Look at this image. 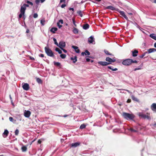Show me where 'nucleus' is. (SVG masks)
<instances>
[{"mask_svg": "<svg viewBox=\"0 0 156 156\" xmlns=\"http://www.w3.org/2000/svg\"><path fill=\"white\" fill-rule=\"evenodd\" d=\"M29 7V5L26 4H24L21 6L20 9V18H21L22 16H24V13L27 7Z\"/></svg>", "mask_w": 156, "mask_h": 156, "instance_id": "f03ea898", "label": "nucleus"}, {"mask_svg": "<svg viewBox=\"0 0 156 156\" xmlns=\"http://www.w3.org/2000/svg\"><path fill=\"white\" fill-rule=\"evenodd\" d=\"M9 98H10V100H11V102H12V97H11V96L10 95H9Z\"/></svg>", "mask_w": 156, "mask_h": 156, "instance_id": "0e129e2a", "label": "nucleus"}, {"mask_svg": "<svg viewBox=\"0 0 156 156\" xmlns=\"http://www.w3.org/2000/svg\"><path fill=\"white\" fill-rule=\"evenodd\" d=\"M58 29L56 27H52L51 29L50 30V31L52 32L53 33H55V31H57Z\"/></svg>", "mask_w": 156, "mask_h": 156, "instance_id": "6ab92c4d", "label": "nucleus"}, {"mask_svg": "<svg viewBox=\"0 0 156 156\" xmlns=\"http://www.w3.org/2000/svg\"><path fill=\"white\" fill-rule=\"evenodd\" d=\"M154 47H155V48H156V43H154Z\"/></svg>", "mask_w": 156, "mask_h": 156, "instance_id": "774afa93", "label": "nucleus"}, {"mask_svg": "<svg viewBox=\"0 0 156 156\" xmlns=\"http://www.w3.org/2000/svg\"><path fill=\"white\" fill-rule=\"evenodd\" d=\"M73 32L74 34H77L78 33V30L76 28H74Z\"/></svg>", "mask_w": 156, "mask_h": 156, "instance_id": "a878e982", "label": "nucleus"}, {"mask_svg": "<svg viewBox=\"0 0 156 156\" xmlns=\"http://www.w3.org/2000/svg\"><path fill=\"white\" fill-rule=\"evenodd\" d=\"M55 50L56 51H58L59 54H61L62 52V51L58 48H56Z\"/></svg>", "mask_w": 156, "mask_h": 156, "instance_id": "c756f323", "label": "nucleus"}, {"mask_svg": "<svg viewBox=\"0 0 156 156\" xmlns=\"http://www.w3.org/2000/svg\"><path fill=\"white\" fill-rule=\"evenodd\" d=\"M45 0H41V3L43 2Z\"/></svg>", "mask_w": 156, "mask_h": 156, "instance_id": "69168bd1", "label": "nucleus"}, {"mask_svg": "<svg viewBox=\"0 0 156 156\" xmlns=\"http://www.w3.org/2000/svg\"><path fill=\"white\" fill-rule=\"evenodd\" d=\"M21 149L23 152H25L27 151V148L26 146H23L22 147Z\"/></svg>", "mask_w": 156, "mask_h": 156, "instance_id": "b1692460", "label": "nucleus"}, {"mask_svg": "<svg viewBox=\"0 0 156 156\" xmlns=\"http://www.w3.org/2000/svg\"><path fill=\"white\" fill-rule=\"evenodd\" d=\"M69 10H72L73 12L74 11V9L73 8H70L69 9Z\"/></svg>", "mask_w": 156, "mask_h": 156, "instance_id": "3c124183", "label": "nucleus"}, {"mask_svg": "<svg viewBox=\"0 0 156 156\" xmlns=\"http://www.w3.org/2000/svg\"><path fill=\"white\" fill-rule=\"evenodd\" d=\"M8 133L9 131H8V130H7V129H5V130L4 132L3 133V134L6 135V136H8Z\"/></svg>", "mask_w": 156, "mask_h": 156, "instance_id": "7c9ffc66", "label": "nucleus"}, {"mask_svg": "<svg viewBox=\"0 0 156 156\" xmlns=\"http://www.w3.org/2000/svg\"><path fill=\"white\" fill-rule=\"evenodd\" d=\"M60 56L62 58H65L66 57V55L65 54H62L60 55Z\"/></svg>", "mask_w": 156, "mask_h": 156, "instance_id": "e433bc0d", "label": "nucleus"}, {"mask_svg": "<svg viewBox=\"0 0 156 156\" xmlns=\"http://www.w3.org/2000/svg\"><path fill=\"white\" fill-rule=\"evenodd\" d=\"M150 36L152 39L156 40V35L155 34H153L150 35Z\"/></svg>", "mask_w": 156, "mask_h": 156, "instance_id": "5701e85b", "label": "nucleus"}, {"mask_svg": "<svg viewBox=\"0 0 156 156\" xmlns=\"http://www.w3.org/2000/svg\"><path fill=\"white\" fill-rule=\"evenodd\" d=\"M94 41V38L93 37L91 36H90L88 39V42L90 43H93V42Z\"/></svg>", "mask_w": 156, "mask_h": 156, "instance_id": "aec40b11", "label": "nucleus"}, {"mask_svg": "<svg viewBox=\"0 0 156 156\" xmlns=\"http://www.w3.org/2000/svg\"><path fill=\"white\" fill-rule=\"evenodd\" d=\"M39 56L41 57H44V54H41L40 55H39Z\"/></svg>", "mask_w": 156, "mask_h": 156, "instance_id": "5fc2aeb1", "label": "nucleus"}, {"mask_svg": "<svg viewBox=\"0 0 156 156\" xmlns=\"http://www.w3.org/2000/svg\"><path fill=\"white\" fill-rule=\"evenodd\" d=\"M138 61L136 60L133 61L132 59V63H138Z\"/></svg>", "mask_w": 156, "mask_h": 156, "instance_id": "49530a36", "label": "nucleus"}, {"mask_svg": "<svg viewBox=\"0 0 156 156\" xmlns=\"http://www.w3.org/2000/svg\"><path fill=\"white\" fill-rule=\"evenodd\" d=\"M85 52V55H90V53L87 50H86Z\"/></svg>", "mask_w": 156, "mask_h": 156, "instance_id": "4c0bfd02", "label": "nucleus"}, {"mask_svg": "<svg viewBox=\"0 0 156 156\" xmlns=\"http://www.w3.org/2000/svg\"><path fill=\"white\" fill-rule=\"evenodd\" d=\"M31 114L30 112L28 110H25L24 112V116L26 118H29Z\"/></svg>", "mask_w": 156, "mask_h": 156, "instance_id": "9b49d317", "label": "nucleus"}, {"mask_svg": "<svg viewBox=\"0 0 156 156\" xmlns=\"http://www.w3.org/2000/svg\"><path fill=\"white\" fill-rule=\"evenodd\" d=\"M128 14L129 15H133V13H128Z\"/></svg>", "mask_w": 156, "mask_h": 156, "instance_id": "338daca9", "label": "nucleus"}, {"mask_svg": "<svg viewBox=\"0 0 156 156\" xmlns=\"http://www.w3.org/2000/svg\"><path fill=\"white\" fill-rule=\"evenodd\" d=\"M53 40L55 42V44L57 46H58V43L57 42L56 39L55 38H54Z\"/></svg>", "mask_w": 156, "mask_h": 156, "instance_id": "58836bf2", "label": "nucleus"}, {"mask_svg": "<svg viewBox=\"0 0 156 156\" xmlns=\"http://www.w3.org/2000/svg\"><path fill=\"white\" fill-rule=\"evenodd\" d=\"M66 0H60V3H62L63 2H65Z\"/></svg>", "mask_w": 156, "mask_h": 156, "instance_id": "13d9d810", "label": "nucleus"}, {"mask_svg": "<svg viewBox=\"0 0 156 156\" xmlns=\"http://www.w3.org/2000/svg\"><path fill=\"white\" fill-rule=\"evenodd\" d=\"M9 119L10 121L12 122L13 123H15L16 120H13L12 117H9Z\"/></svg>", "mask_w": 156, "mask_h": 156, "instance_id": "f704fd0d", "label": "nucleus"}, {"mask_svg": "<svg viewBox=\"0 0 156 156\" xmlns=\"http://www.w3.org/2000/svg\"><path fill=\"white\" fill-rule=\"evenodd\" d=\"M104 52L107 55L114 56V55H112V53L109 52L107 50H104Z\"/></svg>", "mask_w": 156, "mask_h": 156, "instance_id": "393cba45", "label": "nucleus"}, {"mask_svg": "<svg viewBox=\"0 0 156 156\" xmlns=\"http://www.w3.org/2000/svg\"><path fill=\"white\" fill-rule=\"evenodd\" d=\"M36 79L37 82L39 84H42L43 81L40 78L36 77Z\"/></svg>", "mask_w": 156, "mask_h": 156, "instance_id": "412c9836", "label": "nucleus"}, {"mask_svg": "<svg viewBox=\"0 0 156 156\" xmlns=\"http://www.w3.org/2000/svg\"><path fill=\"white\" fill-rule=\"evenodd\" d=\"M45 53L48 56L53 57L54 55L51 50L48 47H46L44 48Z\"/></svg>", "mask_w": 156, "mask_h": 156, "instance_id": "7ed1b4c3", "label": "nucleus"}, {"mask_svg": "<svg viewBox=\"0 0 156 156\" xmlns=\"http://www.w3.org/2000/svg\"><path fill=\"white\" fill-rule=\"evenodd\" d=\"M105 9H109L112 10H115V8L113 6H107L105 7Z\"/></svg>", "mask_w": 156, "mask_h": 156, "instance_id": "a211bd4d", "label": "nucleus"}, {"mask_svg": "<svg viewBox=\"0 0 156 156\" xmlns=\"http://www.w3.org/2000/svg\"><path fill=\"white\" fill-rule=\"evenodd\" d=\"M86 125L84 124H81L80 127V129H83L84 128H85L86 127Z\"/></svg>", "mask_w": 156, "mask_h": 156, "instance_id": "bb28decb", "label": "nucleus"}, {"mask_svg": "<svg viewBox=\"0 0 156 156\" xmlns=\"http://www.w3.org/2000/svg\"><path fill=\"white\" fill-rule=\"evenodd\" d=\"M131 102V100L130 99H128L127 101V102L128 103H130Z\"/></svg>", "mask_w": 156, "mask_h": 156, "instance_id": "603ef678", "label": "nucleus"}, {"mask_svg": "<svg viewBox=\"0 0 156 156\" xmlns=\"http://www.w3.org/2000/svg\"><path fill=\"white\" fill-rule=\"evenodd\" d=\"M151 108L153 111L156 112V103H153L151 105Z\"/></svg>", "mask_w": 156, "mask_h": 156, "instance_id": "f8f14e48", "label": "nucleus"}, {"mask_svg": "<svg viewBox=\"0 0 156 156\" xmlns=\"http://www.w3.org/2000/svg\"><path fill=\"white\" fill-rule=\"evenodd\" d=\"M147 54V52H144L143 54H142V55H141L140 56V58H142L144 57V56L145 55Z\"/></svg>", "mask_w": 156, "mask_h": 156, "instance_id": "72a5a7b5", "label": "nucleus"}, {"mask_svg": "<svg viewBox=\"0 0 156 156\" xmlns=\"http://www.w3.org/2000/svg\"><path fill=\"white\" fill-rule=\"evenodd\" d=\"M77 56H75L74 58L71 57L70 59L73 60V62L74 63H75L77 61Z\"/></svg>", "mask_w": 156, "mask_h": 156, "instance_id": "4be33fe9", "label": "nucleus"}, {"mask_svg": "<svg viewBox=\"0 0 156 156\" xmlns=\"http://www.w3.org/2000/svg\"><path fill=\"white\" fill-rule=\"evenodd\" d=\"M122 64L125 66H129L132 64V59H127L124 60Z\"/></svg>", "mask_w": 156, "mask_h": 156, "instance_id": "20e7f679", "label": "nucleus"}, {"mask_svg": "<svg viewBox=\"0 0 156 156\" xmlns=\"http://www.w3.org/2000/svg\"><path fill=\"white\" fill-rule=\"evenodd\" d=\"M98 63L102 66H107L111 64L110 63H108L106 62L99 61L98 62Z\"/></svg>", "mask_w": 156, "mask_h": 156, "instance_id": "1a4fd4ad", "label": "nucleus"}, {"mask_svg": "<svg viewBox=\"0 0 156 156\" xmlns=\"http://www.w3.org/2000/svg\"><path fill=\"white\" fill-rule=\"evenodd\" d=\"M132 99L134 101H138V99L136 98L134 96L132 95L131 97Z\"/></svg>", "mask_w": 156, "mask_h": 156, "instance_id": "c85d7f7f", "label": "nucleus"}, {"mask_svg": "<svg viewBox=\"0 0 156 156\" xmlns=\"http://www.w3.org/2000/svg\"><path fill=\"white\" fill-rule=\"evenodd\" d=\"M73 24H74L75 27H76V24L75 23V20L74 19H73Z\"/></svg>", "mask_w": 156, "mask_h": 156, "instance_id": "a18cd8bd", "label": "nucleus"}, {"mask_svg": "<svg viewBox=\"0 0 156 156\" xmlns=\"http://www.w3.org/2000/svg\"><path fill=\"white\" fill-rule=\"evenodd\" d=\"M30 58L31 60H34L35 59L34 58V57L31 56H30Z\"/></svg>", "mask_w": 156, "mask_h": 156, "instance_id": "6e6d98bb", "label": "nucleus"}, {"mask_svg": "<svg viewBox=\"0 0 156 156\" xmlns=\"http://www.w3.org/2000/svg\"><path fill=\"white\" fill-rule=\"evenodd\" d=\"M149 115V113H147L146 114H144L142 113H140L139 115L140 116L144 119H151V118Z\"/></svg>", "mask_w": 156, "mask_h": 156, "instance_id": "39448f33", "label": "nucleus"}, {"mask_svg": "<svg viewBox=\"0 0 156 156\" xmlns=\"http://www.w3.org/2000/svg\"><path fill=\"white\" fill-rule=\"evenodd\" d=\"M61 49L63 51L64 53H66L67 52V51L66 49H63V48H62V49Z\"/></svg>", "mask_w": 156, "mask_h": 156, "instance_id": "8fccbe9b", "label": "nucleus"}, {"mask_svg": "<svg viewBox=\"0 0 156 156\" xmlns=\"http://www.w3.org/2000/svg\"><path fill=\"white\" fill-rule=\"evenodd\" d=\"M130 130L131 132H137V131L136 130L134 129L133 128H130Z\"/></svg>", "mask_w": 156, "mask_h": 156, "instance_id": "ea45409f", "label": "nucleus"}, {"mask_svg": "<svg viewBox=\"0 0 156 156\" xmlns=\"http://www.w3.org/2000/svg\"><path fill=\"white\" fill-rule=\"evenodd\" d=\"M77 13L81 17H82L83 16L82 11L81 10L78 11Z\"/></svg>", "mask_w": 156, "mask_h": 156, "instance_id": "cd10ccee", "label": "nucleus"}, {"mask_svg": "<svg viewBox=\"0 0 156 156\" xmlns=\"http://www.w3.org/2000/svg\"><path fill=\"white\" fill-rule=\"evenodd\" d=\"M108 68L109 69H111L112 70V71H116L117 70V68H115V69H113L111 67V66H108Z\"/></svg>", "mask_w": 156, "mask_h": 156, "instance_id": "2f4dec72", "label": "nucleus"}, {"mask_svg": "<svg viewBox=\"0 0 156 156\" xmlns=\"http://www.w3.org/2000/svg\"><path fill=\"white\" fill-rule=\"evenodd\" d=\"M15 135H18L19 133V130L18 129H16L15 131Z\"/></svg>", "mask_w": 156, "mask_h": 156, "instance_id": "a19ab883", "label": "nucleus"}, {"mask_svg": "<svg viewBox=\"0 0 156 156\" xmlns=\"http://www.w3.org/2000/svg\"><path fill=\"white\" fill-rule=\"evenodd\" d=\"M156 51V49L154 48H151L147 50V51H146V52H147V53H150L152 52H154Z\"/></svg>", "mask_w": 156, "mask_h": 156, "instance_id": "ddd939ff", "label": "nucleus"}, {"mask_svg": "<svg viewBox=\"0 0 156 156\" xmlns=\"http://www.w3.org/2000/svg\"><path fill=\"white\" fill-rule=\"evenodd\" d=\"M72 48H73L75 51L77 53H79L80 52V50L78 49V48L77 46L73 45L72 46Z\"/></svg>", "mask_w": 156, "mask_h": 156, "instance_id": "4468645a", "label": "nucleus"}, {"mask_svg": "<svg viewBox=\"0 0 156 156\" xmlns=\"http://www.w3.org/2000/svg\"><path fill=\"white\" fill-rule=\"evenodd\" d=\"M38 17V15L36 13H35L33 15V17L35 18H37Z\"/></svg>", "mask_w": 156, "mask_h": 156, "instance_id": "37998d69", "label": "nucleus"}, {"mask_svg": "<svg viewBox=\"0 0 156 156\" xmlns=\"http://www.w3.org/2000/svg\"><path fill=\"white\" fill-rule=\"evenodd\" d=\"M37 143L39 144H41V141L40 140H39L37 141Z\"/></svg>", "mask_w": 156, "mask_h": 156, "instance_id": "864d4df0", "label": "nucleus"}, {"mask_svg": "<svg viewBox=\"0 0 156 156\" xmlns=\"http://www.w3.org/2000/svg\"><path fill=\"white\" fill-rule=\"evenodd\" d=\"M30 32V30L29 29H27L26 30V33H29Z\"/></svg>", "mask_w": 156, "mask_h": 156, "instance_id": "e2e57ef3", "label": "nucleus"}, {"mask_svg": "<svg viewBox=\"0 0 156 156\" xmlns=\"http://www.w3.org/2000/svg\"><path fill=\"white\" fill-rule=\"evenodd\" d=\"M89 27V25L87 23H85L83 26V28L84 30H87Z\"/></svg>", "mask_w": 156, "mask_h": 156, "instance_id": "f3484780", "label": "nucleus"}, {"mask_svg": "<svg viewBox=\"0 0 156 156\" xmlns=\"http://www.w3.org/2000/svg\"><path fill=\"white\" fill-rule=\"evenodd\" d=\"M122 116L124 118L127 120H132L135 117L134 115L133 114L125 112L123 113Z\"/></svg>", "mask_w": 156, "mask_h": 156, "instance_id": "f257e3e1", "label": "nucleus"}, {"mask_svg": "<svg viewBox=\"0 0 156 156\" xmlns=\"http://www.w3.org/2000/svg\"><path fill=\"white\" fill-rule=\"evenodd\" d=\"M22 87L23 89L25 90H28L29 89V86L27 83H23Z\"/></svg>", "mask_w": 156, "mask_h": 156, "instance_id": "423d86ee", "label": "nucleus"}, {"mask_svg": "<svg viewBox=\"0 0 156 156\" xmlns=\"http://www.w3.org/2000/svg\"><path fill=\"white\" fill-rule=\"evenodd\" d=\"M85 52H82L81 53V55H85Z\"/></svg>", "mask_w": 156, "mask_h": 156, "instance_id": "680f3d73", "label": "nucleus"}, {"mask_svg": "<svg viewBox=\"0 0 156 156\" xmlns=\"http://www.w3.org/2000/svg\"><path fill=\"white\" fill-rule=\"evenodd\" d=\"M58 23H61V24H63V20H59V22Z\"/></svg>", "mask_w": 156, "mask_h": 156, "instance_id": "09e8293b", "label": "nucleus"}, {"mask_svg": "<svg viewBox=\"0 0 156 156\" xmlns=\"http://www.w3.org/2000/svg\"><path fill=\"white\" fill-rule=\"evenodd\" d=\"M66 46L65 42L63 41H60L59 43L58 47L61 49L65 47Z\"/></svg>", "mask_w": 156, "mask_h": 156, "instance_id": "9d476101", "label": "nucleus"}, {"mask_svg": "<svg viewBox=\"0 0 156 156\" xmlns=\"http://www.w3.org/2000/svg\"><path fill=\"white\" fill-rule=\"evenodd\" d=\"M40 2V0H35V2L36 4H38Z\"/></svg>", "mask_w": 156, "mask_h": 156, "instance_id": "4d7b16f0", "label": "nucleus"}, {"mask_svg": "<svg viewBox=\"0 0 156 156\" xmlns=\"http://www.w3.org/2000/svg\"><path fill=\"white\" fill-rule=\"evenodd\" d=\"M132 56L133 57H136L137 56L138 51L137 50H135L134 51H132Z\"/></svg>", "mask_w": 156, "mask_h": 156, "instance_id": "2eb2a0df", "label": "nucleus"}, {"mask_svg": "<svg viewBox=\"0 0 156 156\" xmlns=\"http://www.w3.org/2000/svg\"><path fill=\"white\" fill-rule=\"evenodd\" d=\"M26 2L30 4V5H31L32 6L33 5V3L32 2H30L29 1H27Z\"/></svg>", "mask_w": 156, "mask_h": 156, "instance_id": "79ce46f5", "label": "nucleus"}, {"mask_svg": "<svg viewBox=\"0 0 156 156\" xmlns=\"http://www.w3.org/2000/svg\"><path fill=\"white\" fill-rule=\"evenodd\" d=\"M105 60L108 62V63H110L115 62L116 61V59H115V58H114L112 59L110 58L109 57H106L105 59Z\"/></svg>", "mask_w": 156, "mask_h": 156, "instance_id": "6e6552de", "label": "nucleus"}, {"mask_svg": "<svg viewBox=\"0 0 156 156\" xmlns=\"http://www.w3.org/2000/svg\"><path fill=\"white\" fill-rule=\"evenodd\" d=\"M66 6L65 4H63L61 5V7L62 8H64Z\"/></svg>", "mask_w": 156, "mask_h": 156, "instance_id": "de8ad7c7", "label": "nucleus"}, {"mask_svg": "<svg viewBox=\"0 0 156 156\" xmlns=\"http://www.w3.org/2000/svg\"><path fill=\"white\" fill-rule=\"evenodd\" d=\"M90 60V59L89 58H86V61L87 62H89Z\"/></svg>", "mask_w": 156, "mask_h": 156, "instance_id": "bf43d9fd", "label": "nucleus"}, {"mask_svg": "<svg viewBox=\"0 0 156 156\" xmlns=\"http://www.w3.org/2000/svg\"><path fill=\"white\" fill-rule=\"evenodd\" d=\"M45 22V21L44 20H41V25L42 26L44 25Z\"/></svg>", "mask_w": 156, "mask_h": 156, "instance_id": "c9c22d12", "label": "nucleus"}, {"mask_svg": "<svg viewBox=\"0 0 156 156\" xmlns=\"http://www.w3.org/2000/svg\"><path fill=\"white\" fill-rule=\"evenodd\" d=\"M54 65L58 66H60V63L59 62H54Z\"/></svg>", "mask_w": 156, "mask_h": 156, "instance_id": "473e14b6", "label": "nucleus"}, {"mask_svg": "<svg viewBox=\"0 0 156 156\" xmlns=\"http://www.w3.org/2000/svg\"><path fill=\"white\" fill-rule=\"evenodd\" d=\"M80 143L79 142H76L71 144V147H76L80 145Z\"/></svg>", "mask_w": 156, "mask_h": 156, "instance_id": "dca6fc26", "label": "nucleus"}, {"mask_svg": "<svg viewBox=\"0 0 156 156\" xmlns=\"http://www.w3.org/2000/svg\"><path fill=\"white\" fill-rule=\"evenodd\" d=\"M117 11L119 12L120 14L126 20H128V18L125 14V13L123 11H121L119 9L117 10Z\"/></svg>", "mask_w": 156, "mask_h": 156, "instance_id": "0eeeda50", "label": "nucleus"}, {"mask_svg": "<svg viewBox=\"0 0 156 156\" xmlns=\"http://www.w3.org/2000/svg\"><path fill=\"white\" fill-rule=\"evenodd\" d=\"M153 126L154 127H156V122L154 124H153Z\"/></svg>", "mask_w": 156, "mask_h": 156, "instance_id": "052dcab7", "label": "nucleus"}, {"mask_svg": "<svg viewBox=\"0 0 156 156\" xmlns=\"http://www.w3.org/2000/svg\"><path fill=\"white\" fill-rule=\"evenodd\" d=\"M57 25L59 28H60L62 27V25H60L59 23H57Z\"/></svg>", "mask_w": 156, "mask_h": 156, "instance_id": "c03bdc74", "label": "nucleus"}]
</instances>
